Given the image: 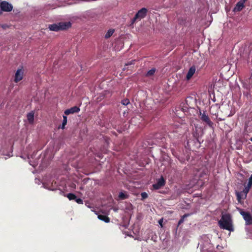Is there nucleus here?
<instances>
[{
  "label": "nucleus",
  "mask_w": 252,
  "mask_h": 252,
  "mask_svg": "<svg viewBox=\"0 0 252 252\" xmlns=\"http://www.w3.org/2000/svg\"><path fill=\"white\" fill-rule=\"evenodd\" d=\"M176 157L178 158V160L180 161V162L182 163H185L186 160H189V157L188 155L186 157V158H185L184 157H180V156H176Z\"/></svg>",
  "instance_id": "15"
},
{
  "label": "nucleus",
  "mask_w": 252,
  "mask_h": 252,
  "mask_svg": "<svg viewBox=\"0 0 252 252\" xmlns=\"http://www.w3.org/2000/svg\"><path fill=\"white\" fill-rule=\"evenodd\" d=\"M34 113L33 111H31L27 115V118L28 120V122L30 124H32L34 121Z\"/></svg>",
  "instance_id": "13"
},
{
  "label": "nucleus",
  "mask_w": 252,
  "mask_h": 252,
  "mask_svg": "<svg viewBox=\"0 0 252 252\" xmlns=\"http://www.w3.org/2000/svg\"><path fill=\"white\" fill-rule=\"evenodd\" d=\"M195 70L196 68L194 65H192L189 68L186 75V79L187 80H189L191 78L193 74L195 73Z\"/></svg>",
  "instance_id": "11"
},
{
  "label": "nucleus",
  "mask_w": 252,
  "mask_h": 252,
  "mask_svg": "<svg viewBox=\"0 0 252 252\" xmlns=\"http://www.w3.org/2000/svg\"><path fill=\"white\" fill-rule=\"evenodd\" d=\"M156 70V69L155 68H153L149 70L146 74V76L149 77L155 74Z\"/></svg>",
  "instance_id": "19"
},
{
  "label": "nucleus",
  "mask_w": 252,
  "mask_h": 252,
  "mask_svg": "<svg viewBox=\"0 0 252 252\" xmlns=\"http://www.w3.org/2000/svg\"><path fill=\"white\" fill-rule=\"evenodd\" d=\"M2 11H3V10H2L1 9V8H0V15H1V14H2Z\"/></svg>",
  "instance_id": "29"
},
{
  "label": "nucleus",
  "mask_w": 252,
  "mask_h": 252,
  "mask_svg": "<svg viewBox=\"0 0 252 252\" xmlns=\"http://www.w3.org/2000/svg\"><path fill=\"white\" fill-rule=\"evenodd\" d=\"M189 214H186L184 215L178 222V226L181 225L182 223H183L185 219L187 217H189Z\"/></svg>",
  "instance_id": "18"
},
{
  "label": "nucleus",
  "mask_w": 252,
  "mask_h": 252,
  "mask_svg": "<svg viewBox=\"0 0 252 252\" xmlns=\"http://www.w3.org/2000/svg\"><path fill=\"white\" fill-rule=\"evenodd\" d=\"M98 218L105 222H109L110 221V218L106 216L103 215H98Z\"/></svg>",
  "instance_id": "14"
},
{
  "label": "nucleus",
  "mask_w": 252,
  "mask_h": 252,
  "mask_svg": "<svg viewBox=\"0 0 252 252\" xmlns=\"http://www.w3.org/2000/svg\"><path fill=\"white\" fill-rule=\"evenodd\" d=\"M24 70L22 68L18 69L15 73L14 77V82L17 83L22 80L23 78Z\"/></svg>",
  "instance_id": "8"
},
{
  "label": "nucleus",
  "mask_w": 252,
  "mask_h": 252,
  "mask_svg": "<svg viewBox=\"0 0 252 252\" xmlns=\"http://www.w3.org/2000/svg\"><path fill=\"white\" fill-rule=\"evenodd\" d=\"M80 109L79 107L75 106L69 109L65 110L64 112V113L66 115H68L71 114L78 113L80 111Z\"/></svg>",
  "instance_id": "9"
},
{
  "label": "nucleus",
  "mask_w": 252,
  "mask_h": 252,
  "mask_svg": "<svg viewBox=\"0 0 252 252\" xmlns=\"http://www.w3.org/2000/svg\"><path fill=\"white\" fill-rule=\"evenodd\" d=\"M247 0H241L238 2L234 8V11H240L245 7V3Z\"/></svg>",
  "instance_id": "10"
},
{
  "label": "nucleus",
  "mask_w": 252,
  "mask_h": 252,
  "mask_svg": "<svg viewBox=\"0 0 252 252\" xmlns=\"http://www.w3.org/2000/svg\"><path fill=\"white\" fill-rule=\"evenodd\" d=\"M240 213L243 216L247 224H252V217L250 213L241 210Z\"/></svg>",
  "instance_id": "5"
},
{
  "label": "nucleus",
  "mask_w": 252,
  "mask_h": 252,
  "mask_svg": "<svg viewBox=\"0 0 252 252\" xmlns=\"http://www.w3.org/2000/svg\"><path fill=\"white\" fill-rule=\"evenodd\" d=\"M129 103V100L127 99H124L122 101V103L124 105H126Z\"/></svg>",
  "instance_id": "26"
},
{
  "label": "nucleus",
  "mask_w": 252,
  "mask_h": 252,
  "mask_svg": "<svg viewBox=\"0 0 252 252\" xmlns=\"http://www.w3.org/2000/svg\"><path fill=\"white\" fill-rule=\"evenodd\" d=\"M0 8L3 11L10 12L13 9V6L6 1H3L0 3Z\"/></svg>",
  "instance_id": "6"
},
{
  "label": "nucleus",
  "mask_w": 252,
  "mask_h": 252,
  "mask_svg": "<svg viewBox=\"0 0 252 252\" xmlns=\"http://www.w3.org/2000/svg\"><path fill=\"white\" fill-rule=\"evenodd\" d=\"M67 197L70 200H74L76 199V196L72 193H69L67 194Z\"/></svg>",
  "instance_id": "20"
},
{
  "label": "nucleus",
  "mask_w": 252,
  "mask_h": 252,
  "mask_svg": "<svg viewBox=\"0 0 252 252\" xmlns=\"http://www.w3.org/2000/svg\"><path fill=\"white\" fill-rule=\"evenodd\" d=\"M71 27L70 22H60L57 24L49 25L48 28L50 31L58 32L68 29Z\"/></svg>",
  "instance_id": "2"
},
{
  "label": "nucleus",
  "mask_w": 252,
  "mask_h": 252,
  "mask_svg": "<svg viewBox=\"0 0 252 252\" xmlns=\"http://www.w3.org/2000/svg\"><path fill=\"white\" fill-rule=\"evenodd\" d=\"M141 196L142 199H146L148 197V194L145 192H142L141 194Z\"/></svg>",
  "instance_id": "23"
},
{
  "label": "nucleus",
  "mask_w": 252,
  "mask_h": 252,
  "mask_svg": "<svg viewBox=\"0 0 252 252\" xmlns=\"http://www.w3.org/2000/svg\"><path fill=\"white\" fill-rule=\"evenodd\" d=\"M162 220H160L159 221V224H160L161 226H162Z\"/></svg>",
  "instance_id": "28"
},
{
  "label": "nucleus",
  "mask_w": 252,
  "mask_h": 252,
  "mask_svg": "<svg viewBox=\"0 0 252 252\" xmlns=\"http://www.w3.org/2000/svg\"><path fill=\"white\" fill-rule=\"evenodd\" d=\"M183 111H186V109H184V108H183Z\"/></svg>",
  "instance_id": "30"
},
{
  "label": "nucleus",
  "mask_w": 252,
  "mask_h": 252,
  "mask_svg": "<svg viewBox=\"0 0 252 252\" xmlns=\"http://www.w3.org/2000/svg\"><path fill=\"white\" fill-rule=\"evenodd\" d=\"M165 184V180L162 176L158 180L157 183L153 185V188L155 189H158L163 187Z\"/></svg>",
  "instance_id": "7"
},
{
  "label": "nucleus",
  "mask_w": 252,
  "mask_h": 252,
  "mask_svg": "<svg viewBox=\"0 0 252 252\" xmlns=\"http://www.w3.org/2000/svg\"><path fill=\"white\" fill-rule=\"evenodd\" d=\"M135 60H132V61H131L130 62H128L127 63H126V64H125V67H126V66H128V65H129L133 64L134 63V62H135Z\"/></svg>",
  "instance_id": "27"
},
{
  "label": "nucleus",
  "mask_w": 252,
  "mask_h": 252,
  "mask_svg": "<svg viewBox=\"0 0 252 252\" xmlns=\"http://www.w3.org/2000/svg\"><path fill=\"white\" fill-rule=\"evenodd\" d=\"M67 124V117L66 116H63V121L62 123V126L61 127L62 129H64L65 126Z\"/></svg>",
  "instance_id": "22"
},
{
  "label": "nucleus",
  "mask_w": 252,
  "mask_h": 252,
  "mask_svg": "<svg viewBox=\"0 0 252 252\" xmlns=\"http://www.w3.org/2000/svg\"><path fill=\"white\" fill-rule=\"evenodd\" d=\"M250 189H249L247 188V187H246L245 186V189H243V191H242L244 194H246V197L247 196V194L248 193V192H249L250 191Z\"/></svg>",
  "instance_id": "25"
},
{
  "label": "nucleus",
  "mask_w": 252,
  "mask_h": 252,
  "mask_svg": "<svg viewBox=\"0 0 252 252\" xmlns=\"http://www.w3.org/2000/svg\"><path fill=\"white\" fill-rule=\"evenodd\" d=\"M252 186V175L251 176V177L249 179V181L246 186H245L247 188L251 189Z\"/></svg>",
  "instance_id": "21"
},
{
  "label": "nucleus",
  "mask_w": 252,
  "mask_h": 252,
  "mask_svg": "<svg viewBox=\"0 0 252 252\" xmlns=\"http://www.w3.org/2000/svg\"><path fill=\"white\" fill-rule=\"evenodd\" d=\"M114 29H110L108 31V32H107V33L105 34V38H109V37H110L112 34H113V33L114 32Z\"/></svg>",
  "instance_id": "17"
},
{
  "label": "nucleus",
  "mask_w": 252,
  "mask_h": 252,
  "mask_svg": "<svg viewBox=\"0 0 252 252\" xmlns=\"http://www.w3.org/2000/svg\"><path fill=\"white\" fill-rule=\"evenodd\" d=\"M118 197L120 199L124 200L127 198L128 197V195L125 192H120L119 193Z\"/></svg>",
  "instance_id": "16"
},
{
  "label": "nucleus",
  "mask_w": 252,
  "mask_h": 252,
  "mask_svg": "<svg viewBox=\"0 0 252 252\" xmlns=\"http://www.w3.org/2000/svg\"><path fill=\"white\" fill-rule=\"evenodd\" d=\"M219 226L223 229L233 231L232 221L229 214H222L221 219L218 222Z\"/></svg>",
  "instance_id": "1"
},
{
  "label": "nucleus",
  "mask_w": 252,
  "mask_h": 252,
  "mask_svg": "<svg viewBox=\"0 0 252 252\" xmlns=\"http://www.w3.org/2000/svg\"><path fill=\"white\" fill-rule=\"evenodd\" d=\"M236 195L237 199L240 203L242 202V199L244 200L247 198L246 194H244L242 191H236Z\"/></svg>",
  "instance_id": "12"
},
{
  "label": "nucleus",
  "mask_w": 252,
  "mask_h": 252,
  "mask_svg": "<svg viewBox=\"0 0 252 252\" xmlns=\"http://www.w3.org/2000/svg\"><path fill=\"white\" fill-rule=\"evenodd\" d=\"M199 116H200V119L201 120V121L202 122L206 123V124L208 125L210 127H213L214 124L210 120L208 116L206 114V113L205 111H203V113H202L201 111H200Z\"/></svg>",
  "instance_id": "4"
},
{
  "label": "nucleus",
  "mask_w": 252,
  "mask_h": 252,
  "mask_svg": "<svg viewBox=\"0 0 252 252\" xmlns=\"http://www.w3.org/2000/svg\"><path fill=\"white\" fill-rule=\"evenodd\" d=\"M147 12V9L146 8H142L140 9L131 19V24H134L137 19L140 20L144 18L146 16Z\"/></svg>",
  "instance_id": "3"
},
{
  "label": "nucleus",
  "mask_w": 252,
  "mask_h": 252,
  "mask_svg": "<svg viewBox=\"0 0 252 252\" xmlns=\"http://www.w3.org/2000/svg\"><path fill=\"white\" fill-rule=\"evenodd\" d=\"M75 201L79 204H83V201L81 198H77L75 199Z\"/></svg>",
  "instance_id": "24"
}]
</instances>
